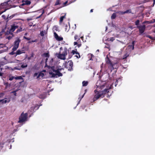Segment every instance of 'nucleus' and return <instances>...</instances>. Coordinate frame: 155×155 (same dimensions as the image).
Listing matches in <instances>:
<instances>
[{"instance_id":"f8f14e48","label":"nucleus","mask_w":155,"mask_h":155,"mask_svg":"<svg viewBox=\"0 0 155 155\" xmlns=\"http://www.w3.org/2000/svg\"><path fill=\"white\" fill-rule=\"evenodd\" d=\"M5 64L4 62H0V76H2L3 74V73L2 72V67L4 66Z\"/></svg>"},{"instance_id":"338daca9","label":"nucleus","mask_w":155,"mask_h":155,"mask_svg":"<svg viewBox=\"0 0 155 155\" xmlns=\"http://www.w3.org/2000/svg\"><path fill=\"white\" fill-rule=\"evenodd\" d=\"M80 37V38L82 39V40H83V36H81Z\"/></svg>"},{"instance_id":"4be33fe9","label":"nucleus","mask_w":155,"mask_h":155,"mask_svg":"<svg viewBox=\"0 0 155 155\" xmlns=\"http://www.w3.org/2000/svg\"><path fill=\"white\" fill-rule=\"evenodd\" d=\"M44 76V74L43 73L41 72L38 74L37 77V78H40V77H41V78H43Z\"/></svg>"},{"instance_id":"13d9d810","label":"nucleus","mask_w":155,"mask_h":155,"mask_svg":"<svg viewBox=\"0 0 155 155\" xmlns=\"http://www.w3.org/2000/svg\"><path fill=\"white\" fill-rule=\"evenodd\" d=\"M77 45H78V47H79L81 46V42H80V43L78 44Z\"/></svg>"},{"instance_id":"49530a36","label":"nucleus","mask_w":155,"mask_h":155,"mask_svg":"<svg viewBox=\"0 0 155 155\" xmlns=\"http://www.w3.org/2000/svg\"><path fill=\"white\" fill-rule=\"evenodd\" d=\"M87 91V89H85L84 91H85V93H84V94L81 97V98H80L79 97V99H80V100H81V99L83 98V97H84L85 93L86 92V91Z\"/></svg>"},{"instance_id":"b1692460","label":"nucleus","mask_w":155,"mask_h":155,"mask_svg":"<svg viewBox=\"0 0 155 155\" xmlns=\"http://www.w3.org/2000/svg\"><path fill=\"white\" fill-rule=\"evenodd\" d=\"M88 82L87 81H83L82 82V85L83 86H86L88 84Z\"/></svg>"},{"instance_id":"7ed1b4c3","label":"nucleus","mask_w":155,"mask_h":155,"mask_svg":"<svg viewBox=\"0 0 155 155\" xmlns=\"http://www.w3.org/2000/svg\"><path fill=\"white\" fill-rule=\"evenodd\" d=\"M20 23L19 22H14L10 25V31L13 33L14 31L18 29L20 25Z\"/></svg>"},{"instance_id":"cd10ccee","label":"nucleus","mask_w":155,"mask_h":155,"mask_svg":"<svg viewBox=\"0 0 155 155\" xmlns=\"http://www.w3.org/2000/svg\"><path fill=\"white\" fill-rule=\"evenodd\" d=\"M115 40V38L114 37H111L110 38H108L107 39V41H110L112 42L113 41Z\"/></svg>"},{"instance_id":"58836bf2","label":"nucleus","mask_w":155,"mask_h":155,"mask_svg":"<svg viewBox=\"0 0 155 155\" xmlns=\"http://www.w3.org/2000/svg\"><path fill=\"white\" fill-rule=\"evenodd\" d=\"M129 56V54H125L123 56V59H125L127 57Z\"/></svg>"},{"instance_id":"a19ab883","label":"nucleus","mask_w":155,"mask_h":155,"mask_svg":"<svg viewBox=\"0 0 155 155\" xmlns=\"http://www.w3.org/2000/svg\"><path fill=\"white\" fill-rule=\"evenodd\" d=\"M140 22V21L139 20H137L135 22V25H136L138 26V25H139Z\"/></svg>"},{"instance_id":"6e6d98bb","label":"nucleus","mask_w":155,"mask_h":155,"mask_svg":"<svg viewBox=\"0 0 155 155\" xmlns=\"http://www.w3.org/2000/svg\"><path fill=\"white\" fill-rule=\"evenodd\" d=\"M12 93H13L14 95H15V96L16 95L17 93H16V91H13L12 92Z\"/></svg>"},{"instance_id":"680f3d73","label":"nucleus","mask_w":155,"mask_h":155,"mask_svg":"<svg viewBox=\"0 0 155 155\" xmlns=\"http://www.w3.org/2000/svg\"><path fill=\"white\" fill-rule=\"evenodd\" d=\"M38 73H35L34 74V77H35L36 76H38Z\"/></svg>"},{"instance_id":"864d4df0","label":"nucleus","mask_w":155,"mask_h":155,"mask_svg":"<svg viewBox=\"0 0 155 155\" xmlns=\"http://www.w3.org/2000/svg\"><path fill=\"white\" fill-rule=\"evenodd\" d=\"M4 47V45L2 44H0V48H3Z\"/></svg>"},{"instance_id":"39448f33","label":"nucleus","mask_w":155,"mask_h":155,"mask_svg":"<svg viewBox=\"0 0 155 155\" xmlns=\"http://www.w3.org/2000/svg\"><path fill=\"white\" fill-rule=\"evenodd\" d=\"M20 42V39L19 38H17L14 42L13 47L12 48V50L15 51L17 50L19 47Z\"/></svg>"},{"instance_id":"20e7f679","label":"nucleus","mask_w":155,"mask_h":155,"mask_svg":"<svg viewBox=\"0 0 155 155\" xmlns=\"http://www.w3.org/2000/svg\"><path fill=\"white\" fill-rule=\"evenodd\" d=\"M67 48L66 47L64 48L62 53H60L58 54V58L61 59L65 60V56L67 55Z\"/></svg>"},{"instance_id":"8fccbe9b","label":"nucleus","mask_w":155,"mask_h":155,"mask_svg":"<svg viewBox=\"0 0 155 155\" xmlns=\"http://www.w3.org/2000/svg\"><path fill=\"white\" fill-rule=\"evenodd\" d=\"M124 12H118L119 14L122 15L125 14Z\"/></svg>"},{"instance_id":"a211bd4d","label":"nucleus","mask_w":155,"mask_h":155,"mask_svg":"<svg viewBox=\"0 0 155 155\" xmlns=\"http://www.w3.org/2000/svg\"><path fill=\"white\" fill-rule=\"evenodd\" d=\"M88 56L90 60H93V59L92 58V57H94V55L91 53H89L88 54Z\"/></svg>"},{"instance_id":"72a5a7b5","label":"nucleus","mask_w":155,"mask_h":155,"mask_svg":"<svg viewBox=\"0 0 155 155\" xmlns=\"http://www.w3.org/2000/svg\"><path fill=\"white\" fill-rule=\"evenodd\" d=\"M75 57H76V58H80L81 57L80 54L78 52L76 54V55L75 56Z\"/></svg>"},{"instance_id":"4c0bfd02","label":"nucleus","mask_w":155,"mask_h":155,"mask_svg":"<svg viewBox=\"0 0 155 155\" xmlns=\"http://www.w3.org/2000/svg\"><path fill=\"white\" fill-rule=\"evenodd\" d=\"M146 37L149 38L151 40H154V37H152L151 36L149 35H147Z\"/></svg>"},{"instance_id":"c9c22d12","label":"nucleus","mask_w":155,"mask_h":155,"mask_svg":"<svg viewBox=\"0 0 155 155\" xmlns=\"http://www.w3.org/2000/svg\"><path fill=\"white\" fill-rule=\"evenodd\" d=\"M9 69V68L7 66L2 67V70H7Z\"/></svg>"},{"instance_id":"f257e3e1","label":"nucleus","mask_w":155,"mask_h":155,"mask_svg":"<svg viewBox=\"0 0 155 155\" xmlns=\"http://www.w3.org/2000/svg\"><path fill=\"white\" fill-rule=\"evenodd\" d=\"M109 89H104L103 91L101 92L98 91L96 89L94 91V92L95 94L93 98V102L98 99L100 97L103 98L104 97L105 94L109 92Z\"/></svg>"},{"instance_id":"c03bdc74","label":"nucleus","mask_w":155,"mask_h":155,"mask_svg":"<svg viewBox=\"0 0 155 155\" xmlns=\"http://www.w3.org/2000/svg\"><path fill=\"white\" fill-rule=\"evenodd\" d=\"M39 97L40 98L44 99L45 98L44 95L40 94L39 95Z\"/></svg>"},{"instance_id":"052dcab7","label":"nucleus","mask_w":155,"mask_h":155,"mask_svg":"<svg viewBox=\"0 0 155 155\" xmlns=\"http://www.w3.org/2000/svg\"><path fill=\"white\" fill-rule=\"evenodd\" d=\"M0 102H2V104H5L4 103V101H3V99L0 100Z\"/></svg>"},{"instance_id":"37998d69","label":"nucleus","mask_w":155,"mask_h":155,"mask_svg":"<svg viewBox=\"0 0 155 155\" xmlns=\"http://www.w3.org/2000/svg\"><path fill=\"white\" fill-rule=\"evenodd\" d=\"M44 12H45L44 10H43L41 14L40 15H39V16L37 18H41V16H42V15H43V14L44 13Z\"/></svg>"},{"instance_id":"a878e982","label":"nucleus","mask_w":155,"mask_h":155,"mask_svg":"<svg viewBox=\"0 0 155 155\" xmlns=\"http://www.w3.org/2000/svg\"><path fill=\"white\" fill-rule=\"evenodd\" d=\"M65 16L66 15H65L64 16H62L60 17L59 21L60 23H61L62 22L64 19V18H65Z\"/></svg>"},{"instance_id":"a18cd8bd","label":"nucleus","mask_w":155,"mask_h":155,"mask_svg":"<svg viewBox=\"0 0 155 155\" xmlns=\"http://www.w3.org/2000/svg\"><path fill=\"white\" fill-rule=\"evenodd\" d=\"M44 32L43 31L40 32V35L41 36H44Z\"/></svg>"},{"instance_id":"2eb2a0df","label":"nucleus","mask_w":155,"mask_h":155,"mask_svg":"<svg viewBox=\"0 0 155 155\" xmlns=\"http://www.w3.org/2000/svg\"><path fill=\"white\" fill-rule=\"evenodd\" d=\"M155 22V19H153L152 20H150L148 21H144L143 22V24H145L146 23H147L148 24H151Z\"/></svg>"},{"instance_id":"412c9836","label":"nucleus","mask_w":155,"mask_h":155,"mask_svg":"<svg viewBox=\"0 0 155 155\" xmlns=\"http://www.w3.org/2000/svg\"><path fill=\"white\" fill-rule=\"evenodd\" d=\"M42 56L45 57L46 58H48L49 57V52L45 53H43L42 55Z\"/></svg>"},{"instance_id":"0eeeda50","label":"nucleus","mask_w":155,"mask_h":155,"mask_svg":"<svg viewBox=\"0 0 155 155\" xmlns=\"http://www.w3.org/2000/svg\"><path fill=\"white\" fill-rule=\"evenodd\" d=\"M46 66H47L49 68H51L52 69L53 71L56 73V75L58 76V77L62 76V74L61 73L60 71H59V70H55L54 69L53 67H51L50 66L47 65V64H46Z\"/></svg>"},{"instance_id":"e2e57ef3","label":"nucleus","mask_w":155,"mask_h":155,"mask_svg":"<svg viewBox=\"0 0 155 155\" xmlns=\"http://www.w3.org/2000/svg\"><path fill=\"white\" fill-rule=\"evenodd\" d=\"M62 69H63V68H58L57 70H59V71H61V70Z\"/></svg>"},{"instance_id":"4468645a","label":"nucleus","mask_w":155,"mask_h":155,"mask_svg":"<svg viewBox=\"0 0 155 155\" xmlns=\"http://www.w3.org/2000/svg\"><path fill=\"white\" fill-rule=\"evenodd\" d=\"M23 49V48H22ZM25 50H23L22 49L20 50V49H18L16 51V52L15 53L16 54V56L17 55H20L22 53H25Z\"/></svg>"},{"instance_id":"2f4dec72","label":"nucleus","mask_w":155,"mask_h":155,"mask_svg":"<svg viewBox=\"0 0 155 155\" xmlns=\"http://www.w3.org/2000/svg\"><path fill=\"white\" fill-rule=\"evenodd\" d=\"M28 66V65L26 64H22L21 65V67L22 68H25L27 67Z\"/></svg>"},{"instance_id":"5fc2aeb1","label":"nucleus","mask_w":155,"mask_h":155,"mask_svg":"<svg viewBox=\"0 0 155 155\" xmlns=\"http://www.w3.org/2000/svg\"><path fill=\"white\" fill-rule=\"evenodd\" d=\"M80 43V41H79V42H78V41H75L74 42V45H78V43Z\"/></svg>"},{"instance_id":"c756f323","label":"nucleus","mask_w":155,"mask_h":155,"mask_svg":"<svg viewBox=\"0 0 155 155\" xmlns=\"http://www.w3.org/2000/svg\"><path fill=\"white\" fill-rule=\"evenodd\" d=\"M14 78L16 80H18V79H23V78L21 76H17L16 77H15Z\"/></svg>"},{"instance_id":"423d86ee","label":"nucleus","mask_w":155,"mask_h":155,"mask_svg":"<svg viewBox=\"0 0 155 155\" xmlns=\"http://www.w3.org/2000/svg\"><path fill=\"white\" fill-rule=\"evenodd\" d=\"M68 67L67 66V63H65L66 65H65V67L66 68L68 69V70L69 71H71L73 70V63L72 61L71 60L69 61L68 62Z\"/></svg>"},{"instance_id":"dca6fc26","label":"nucleus","mask_w":155,"mask_h":155,"mask_svg":"<svg viewBox=\"0 0 155 155\" xmlns=\"http://www.w3.org/2000/svg\"><path fill=\"white\" fill-rule=\"evenodd\" d=\"M3 101H4V103L6 104V103H9L11 101V97H9L8 98H5L3 99Z\"/></svg>"},{"instance_id":"09e8293b","label":"nucleus","mask_w":155,"mask_h":155,"mask_svg":"<svg viewBox=\"0 0 155 155\" xmlns=\"http://www.w3.org/2000/svg\"><path fill=\"white\" fill-rule=\"evenodd\" d=\"M12 36H7L6 37V38L8 39V40H10L12 38Z\"/></svg>"},{"instance_id":"69168bd1","label":"nucleus","mask_w":155,"mask_h":155,"mask_svg":"<svg viewBox=\"0 0 155 155\" xmlns=\"http://www.w3.org/2000/svg\"><path fill=\"white\" fill-rule=\"evenodd\" d=\"M93 9H91V10H90V12H93Z\"/></svg>"},{"instance_id":"f704fd0d","label":"nucleus","mask_w":155,"mask_h":155,"mask_svg":"<svg viewBox=\"0 0 155 155\" xmlns=\"http://www.w3.org/2000/svg\"><path fill=\"white\" fill-rule=\"evenodd\" d=\"M64 25H65V31H68L69 30V29H68V26L67 25H65L64 24Z\"/></svg>"},{"instance_id":"4d7b16f0","label":"nucleus","mask_w":155,"mask_h":155,"mask_svg":"<svg viewBox=\"0 0 155 155\" xmlns=\"http://www.w3.org/2000/svg\"><path fill=\"white\" fill-rule=\"evenodd\" d=\"M4 85H5L7 87L8 86V82H5L4 83Z\"/></svg>"},{"instance_id":"0e129e2a","label":"nucleus","mask_w":155,"mask_h":155,"mask_svg":"<svg viewBox=\"0 0 155 155\" xmlns=\"http://www.w3.org/2000/svg\"><path fill=\"white\" fill-rule=\"evenodd\" d=\"M6 10H7V9H5V10H4V11H2V13H3V12H5L6 11Z\"/></svg>"},{"instance_id":"ea45409f","label":"nucleus","mask_w":155,"mask_h":155,"mask_svg":"<svg viewBox=\"0 0 155 155\" xmlns=\"http://www.w3.org/2000/svg\"><path fill=\"white\" fill-rule=\"evenodd\" d=\"M73 50L72 51L71 53L73 54H76L78 52L77 51V50Z\"/></svg>"},{"instance_id":"79ce46f5","label":"nucleus","mask_w":155,"mask_h":155,"mask_svg":"<svg viewBox=\"0 0 155 155\" xmlns=\"http://www.w3.org/2000/svg\"><path fill=\"white\" fill-rule=\"evenodd\" d=\"M14 78H15V77H14V76H10L9 78L8 79V80L11 81L12 80L14 79H15Z\"/></svg>"},{"instance_id":"7c9ffc66","label":"nucleus","mask_w":155,"mask_h":155,"mask_svg":"<svg viewBox=\"0 0 155 155\" xmlns=\"http://www.w3.org/2000/svg\"><path fill=\"white\" fill-rule=\"evenodd\" d=\"M15 15H13L10 16H9V15H8L7 18V19H8L7 21H8V19H10L12 18Z\"/></svg>"},{"instance_id":"bf43d9fd","label":"nucleus","mask_w":155,"mask_h":155,"mask_svg":"<svg viewBox=\"0 0 155 155\" xmlns=\"http://www.w3.org/2000/svg\"><path fill=\"white\" fill-rule=\"evenodd\" d=\"M37 41V39H35L34 40H32L31 41V42H36Z\"/></svg>"},{"instance_id":"9d476101","label":"nucleus","mask_w":155,"mask_h":155,"mask_svg":"<svg viewBox=\"0 0 155 155\" xmlns=\"http://www.w3.org/2000/svg\"><path fill=\"white\" fill-rule=\"evenodd\" d=\"M54 38L57 40L60 41L63 40V38L62 37H59L56 33L54 32Z\"/></svg>"},{"instance_id":"c85d7f7f","label":"nucleus","mask_w":155,"mask_h":155,"mask_svg":"<svg viewBox=\"0 0 155 155\" xmlns=\"http://www.w3.org/2000/svg\"><path fill=\"white\" fill-rule=\"evenodd\" d=\"M68 2V1H67L65 2L64 3L63 2H62V5L61 6V7H64L67 4V3Z\"/></svg>"},{"instance_id":"6ab92c4d","label":"nucleus","mask_w":155,"mask_h":155,"mask_svg":"<svg viewBox=\"0 0 155 155\" xmlns=\"http://www.w3.org/2000/svg\"><path fill=\"white\" fill-rule=\"evenodd\" d=\"M62 2L60 0H57L56 1V2L55 3L54 5H62Z\"/></svg>"},{"instance_id":"393cba45","label":"nucleus","mask_w":155,"mask_h":155,"mask_svg":"<svg viewBox=\"0 0 155 155\" xmlns=\"http://www.w3.org/2000/svg\"><path fill=\"white\" fill-rule=\"evenodd\" d=\"M18 29L16 31V33H18L22 31V28L20 27V25L19 27L18 28Z\"/></svg>"},{"instance_id":"774afa93","label":"nucleus","mask_w":155,"mask_h":155,"mask_svg":"<svg viewBox=\"0 0 155 155\" xmlns=\"http://www.w3.org/2000/svg\"><path fill=\"white\" fill-rule=\"evenodd\" d=\"M48 58H47L46 59H45V63H46V62H47V60H48Z\"/></svg>"},{"instance_id":"1a4fd4ad","label":"nucleus","mask_w":155,"mask_h":155,"mask_svg":"<svg viewBox=\"0 0 155 155\" xmlns=\"http://www.w3.org/2000/svg\"><path fill=\"white\" fill-rule=\"evenodd\" d=\"M106 63L107 64L109 65L111 67V68L113 69H114V64L112 63L111 60H110L109 58L108 57H107L106 58Z\"/></svg>"},{"instance_id":"3c124183","label":"nucleus","mask_w":155,"mask_h":155,"mask_svg":"<svg viewBox=\"0 0 155 155\" xmlns=\"http://www.w3.org/2000/svg\"><path fill=\"white\" fill-rule=\"evenodd\" d=\"M23 38L25 39H26L28 41L30 40L31 39L30 38H27L25 36H24L23 37Z\"/></svg>"},{"instance_id":"f3484780","label":"nucleus","mask_w":155,"mask_h":155,"mask_svg":"<svg viewBox=\"0 0 155 155\" xmlns=\"http://www.w3.org/2000/svg\"><path fill=\"white\" fill-rule=\"evenodd\" d=\"M74 39L75 40H76L77 39V41L78 42H79V41H80V36H78L77 35H75L74 36Z\"/></svg>"},{"instance_id":"5701e85b","label":"nucleus","mask_w":155,"mask_h":155,"mask_svg":"<svg viewBox=\"0 0 155 155\" xmlns=\"http://www.w3.org/2000/svg\"><path fill=\"white\" fill-rule=\"evenodd\" d=\"M134 43H135V41H133L132 42V45H129L128 46L130 48H131L132 50H134Z\"/></svg>"},{"instance_id":"f03ea898","label":"nucleus","mask_w":155,"mask_h":155,"mask_svg":"<svg viewBox=\"0 0 155 155\" xmlns=\"http://www.w3.org/2000/svg\"><path fill=\"white\" fill-rule=\"evenodd\" d=\"M28 114L27 113L24 114L23 112L22 113L19 117L18 123H22L24 122L27 120L28 118Z\"/></svg>"},{"instance_id":"6e6552de","label":"nucleus","mask_w":155,"mask_h":155,"mask_svg":"<svg viewBox=\"0 0 155 155\" xmlns=\"http://www.w3.org/2000/svg\"><path fill=\"white\" fill-rule=\"evenodd\" d=\"M137 28L139 29L140 33L142 34L144 32L145 30L146 26L145 25H139L137 26Z\"/></svg>"},{"instance_id":"9b49d317","label":"nucleus","mask_w":155,"mask_h":155,"mask_svg":"<svg viewBox=\"0 0 155 155\" xmlns=\"http://www.w3.org/2000/svg\"><path fill=\"white\" fill-rule=\"evenodd\" d=\"M22 3L21 4V5L24 6L25 5H29L31 4V2L28 0H23L22 1Z\"/></svg>"},{"instance_id":"bb28decb","label":"nucleus","mask_w":155,"mask_h":155,"mask_svg":"<svg viewBox=\"0 0 155 155\" xmlns=\"http://www.w3.org/2000/svg\"><path fill=\"white\" fill-rule=\"evenodd\" d=\"M116 15L115 13H113L111 16V18L112 19H114L116 18Z\"/></svg>"},{"instance_id":"473e14b6","label":"nucleus","mask_w":155,"mask_h":155,"mask_svg":"<svg viewBox=\"0 0 155 155\" xmlns=\"http://www.w3.org/2000/svg\"><path fill=\"white\" fill-rule=\"evenodd\" d=\"M125 14L126 13H131V9H128L126 10V11H124Z\"/></svg>"},{"instance_id":"ddd939ff","label":"nucleus","mask_w":155,"mask_h":155,"mask_svg":"<svg viewBox=\"0 0 155 155\" xmlns=\"http://www.w3.org/2000/svg\"><path fill=\"white\" fill-rule=\"evenodd\" d=\"M6 27L5 26L4 28L2 29L1 31L0 32V38H2L5 35V31L6 29Z\"/></svg>"},{"instance_id":"e433bc0d","label":"nucleus","mask_w":155,"mask_h":155,"mask_svg":"<svg viewBox=\"0 0 155 155\" xmlns=\"http://www.w3.org/2000/svg\"><path fill=\"white\" fill-rule=\"evenodd\" d=\"M9 1H8L6 2L2 3L1 4V5L2 6L4 5H6L7 4H8V3L9 2Z\"/></svg>"},{"instance_id":"de8ad7c7","label":"nucleus","mask_w":155,"mask_h":155,"mask_svg":"<svg viewBox=\"0 0 155 155\" xmlns=\"http://www.w3.org/2000/svg\"><path fill=\"white\" fill-rule=\"evenodd\" d=\"M49 74H52V77H54L56 75V74H55L54 73H53L52 72H50Z\"/></svg>"},{"instance_id":"aec40b11","label":"nucleus","mask_w":155,"mask_h":155,"mask_svg":"<svg viewBox=\"0 0 155 155\" xmlns=\"http://www.w3.org/2000/svg\"><path fill=\"white\" fill-rule=\"evenodd\" d=\"M10 34H11V35H13V32H12V31H10V29H9V31H7L6 32H5V35H8Z\"/></svg>"},{"instance_id":"603ef678","label":"nucleus","mask_w":155,"mask_h":155,"mask_svg":"<svg viewBox=\"0 0 155 155\" xmlns=\"http://www.w3.org/2000/svg\"><path fill=\"white\" fill-rule=\"evenodd\" d=\"M12 51L11 52H10L9 53V54L10 55H13L14 54H15V53L14 52V51H13V50H12Z\"/></svg>"}]
</instances>
